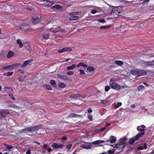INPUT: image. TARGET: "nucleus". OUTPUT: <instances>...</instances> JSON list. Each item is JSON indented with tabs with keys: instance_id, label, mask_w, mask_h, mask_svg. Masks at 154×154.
Instances as JSON below:
<instances>
[{
	"instance_id": "11",
	"label": "nucleus",
	"mask_w": 154,
	"mask_h": 154,
	"mask_svg": "<svg viewBox=\"0 0 154 154\" xmlns=\"http://www.w3.org/2000/svg\"><path fill=\"white\" fill-rule=\"evenodd\" d=\"M60 30V28L57 26H53V27L50 29V31L52 32H56Z\"/></svg>"
},
{
	"instance_id": "9",
	"label": "nucleus",
	"mask_w": 154,
	"mask_h": 154,
	"mask_svg": "<svg viewBox=\"0 0 154 154\" xmlns=\"http://www.w3.org/2000/svg\"><path fill=\"white\" fill-rule=\"evenodd\" d=\"M51 146L53 148L57 149L62 148L64 146V145L61 144L53 143L51 145Z\"/></svg>"
},
{
	"instance_id": "63",
	"label": "nucleus",
	"mask_w": 154,
	"mask_h": 154,
	"mask_svg": "<svg viewBox=\"0 0 154 154\" xmlns=\"http://www.w3.org/2000/svg\"><path fill=\"white\" fill-rule=\"evenodd\" d=\"M18 80L20 82H22L24 80V79H22L20 77L19 78Z\"/></svg>"
},
{
	"instance_id": "33",
	"label": "nucleus",
	"mask_w": 154,
	"mask_h": 154,
	"mask_svg": "<svg viewBox=\"0 0 154 154\" xmlns=\"http://www.w3.org/2000/svg\"><path fill=\"white\" fill-rule=\"evenodd\" d=\"M87 70L89 72H91V71H94V68L92 67L89 66L88 67Z\"/></svg>"
},
{
	"instance_id": "32",
	"label": "nucleus",
	"mask_w": 154,
	"mask_h": 154,
	"mask_svg": "<svg viewBox=\"0 0 154 154\" xmlns=\"http://www.w3.org/2000/svg\"><path fill=\"white\" fill-rule=\"evenodd\" d=\"M4 145L8 149H11L13 147L11 145H8L6 143H5Z\"/></svg>"
},
{
	"instance_id": "23",
	"label": "nucleus",
	"mask_w": 154,
	"mask_h": 154,
	"mask_svg": "<svg viewBox=\"0 0 154 154\" xmlns=\"http://www.w3.org/2000/svg\"><path fill=\"white\" fill-rule=\"evenodd\" d=\"M43 1H46L47 4L46 5L48 6H50L52 5V2L49 1V0H42Z\"/></svg>"
},
{
	"instance_id": "41",
	"label": "nucleus",
	"mask_w": 154,
	"mask_h": 154,
	"mask_svg": "<svg viewBox=\"0 0 154 154\" xmlns=\"http://www.w3.org/2000/svg\"><path fill=\"white\" fill-rule=\"evenodd\" d=\"M58 85L61 88H64L66 86V85L65 84L62 83L59 84Z\"/></svg>"
},
{
	"instance_id": "10",
	"label": "nucleus",
	"mask_w": 154,
	"mask_h": 154,
	"mask_svg": "<svg viewBox=\"0 0 154 154\" xmlns=\"http://www.w3.org/2000/svg\"><path fill=\"white\" fill-rule=\"evenodd\" d=\"M125 142H120L119 143H117L115 146L114 147L118 148H122V149L125 147L124 144Z\"/></svg>"
},
{
	"instance_id": "21",
	"label": "nucleus",
	"mask_w": 154,
	"mask_h": 154,
	"mask_svg": "<svg viewBox=\"0 0 154 154\" xmlns=\"http://www.w3.org/2000/svg\"><path fill=\"white\" fill-rule=\"evenodd\" d=\"M80 66H82L85 68H87L88 67V66L87 65L82 62L79 63L77 66V67L78 68H79Z\"/></svg>"
},
{
	"instance_id": "7",
	"label": "nucleus",
	"mask_w": 154,
	"mask_h": 154,
	"mask_svg": "<svg viewBox=\"0 0 154 154\" xmlns=\"http://www.w3.org/2000/svg\"><path fill=\"white\" fill-rule=\"evenodd\" d=\"M110 85L111 88L116 90H119L121 89L120 85L116 82H113L110 83Z\"/></svg>"
},
{
	"instance_id": "1",
	"label": "nucleus",
	"mask_w": 154,
	"mask_h": 154,
	"mask_svg": "<svg viewBox=\"0 0 154 154\" xmlns=\"http://www.w3.org/2000/svg\"><path fill=\"white\" fill-rule=\"evenodd\" d=\"M144 132H140L134 137L131 138L128 142L130 145L133 144L136 140H138L140 137H143L145 134Z\"/></svg>"
},
{
	"instance_id": "56",
	"label": "nucleus",
	"mask_w": 154,
	"mask_h": 154,
	"mask_svg": "<svg viewBox=\"0 0 154 154\" xmlns=\"http://www.w3.org/2000/svg\"><path fill=\"white\" fill-rule=\"evenodd\" d=\"M31 150L30 149L28 150L26 152V154H31Z\"/></svg>"
},
{
	"instance_id": "58",
	"label": "nucleus",
	"mask_w": 154,
	"mask_h": 154,
	"mask_svg": "<svg viewBox=\"0 0 154 154\" xmlns=\"http://www.w3.org/2000/svg\"><path fill=\"white\" fill-rule=\"evenodd\" d=\"M9 96L11 98V99L13 100H15V97H13L12 95L11 94L9 95Z\"/></svg>"
},
{
	"instance_id": "49",
	"label": "nucleus",
	"mask_w": 154,
	"mask_h": 154,
	"mask_svg": "<svg viewBox=\"0 0 154 154\" xmlns=\"http://www.w3.org/2000/svg\"><path fill=\"white\" fill-rule=\"evenodd\" d=\"M97 12V11L95 10L92 9L91 11V12L93 14L96 13Z\"/></svg>"
},
{
	"instance_id": "35",
	"label": "nucleus",
	"mask_w": 154,
	"mask_h": 154,
	"mask_svg": "<svg viewBox=\"0 0 154 154\" xmlns=\"http://www.w3.org/2000/svg\"><path fill=\"white\" fill-rule=\"evenodd\" d=\"M57 77L58 78L62 79H66V76L64 75H58Z\"/></svg>"
},
{
	"instance_id": "55",
	"label": "nucleus",
	"mask_w": 154,
	"mask_h": 154,
	"mask_svg": "<svg viewBox=\"0 0 154 154\" xmlns=\"http://www.w3.org/2000/svg\"><path fill=\"white\" fill-rule=\"evenodd\" d=\"M58 31L61 32L62 33H64L66 32L64 29H60V30H59Z\"/></svg>"
},
{
	"instance_id": "59",
	"label": "nucleus",
	"mask_w": 154,
	"mask_h": 154,
	"mask_svg": "<svg viewBox=\"0 0 154 154\" xmlns=\"http://www.w3.org/2000/svg\"><path fill=\"white\" fill-rule=\"evenodd\" d=\"M88 112L89 113H90L92 112V110L91 109V108H90L88 109Z\"/></svg>"
},
{
	"instance_id": "31",
	"label": "nucleus",
	"mask_w": 154,
	"mask_h": 154,
	"mask_svg": "<svg viewBox=\"0 0 154 154\" xmlns=\"http://www.w3.org/2000/svg\"><path fill=\"white\" fill-rule=\"evenodd\" d=\"M49 36V35L48 34H44L42 35L43 38L45 39H48Z\"/></svg>"
},
{
	"instance_id": "62",
	"label": "nucleus",
	"mask_w": 154,
	"mask_h": 154,
	"mask_svg": "<svg viewBox=\"0 0 154 154\" xmlns=\"http://www.w3.org/2000/svg\"><path fill=\"white\" fill-rule=\"evenodd\" d=\"M72 146V144H68V149H70Z\"/></svg>"
},
{
	"instance_id": "43",
	"label": "nucleus",
	"mask_w": 154,
	"mask_h": 154,
	"mask_svg": "<svg viewBox=\"0 0 154 154\" xmlns=\"http://www.w3.org/2000/svg\"><path fill=\"white\" fill-rule=\"evenodd\" d=\"M108 101L106 100H101V103L103 105H105L108 102Z\"/></svg>"
},
{
	"instance_id": "19",
	"label": "nucleus",
	"mask_w": 154,
	"mask_h": 154,
	"mask_svg": "<svg viewBox=\"0 0 154 154\" xmlns=\"http://www.w3.org/2000/svg\"><path fill=\"white\" fill-rule=\"evenodd\" d=\"M24 46L29 51H30L31 50V49L30 47V45L29 43H26L25 44Z\"/></svg>"
},
{
	"instance_id": "37",
	"label": "nucleus",
	"mask_w": 154,
	"mask_h": 154,
	"mask_svg": "<svg viewBox=\"0 0 154 154\" xmlns=\"http://www.w3.org/2000/svg\"><path fill=\"white\" fill-rule=\"evenodd\" d=\"M79 71L80 72V75L82 76H84L85 75V73L83 70L81 69H79Z\"/></svg>"
},
{
	"instance_id": "4",
	"label": "nucleus",
	"mask_w": 154,
	"mask_h": 154,
	"mask_svg": "<svg viewBox=\"0 0 154 154\" xmlns=\"http://www.w3.org/2000/svg\"><path fill=\"white\" fill-rule=\"evenodd\" d=\"M20 29L21 31L25 32L30 31L31 29L29 27V25L26 23H24L22 24L20 27Z\"/></svg>"
},
{
	"instance_id": "38",
	"label": "nucleus",
	"mask_w": 154,
	"mask_h": 154,
	"mask_svg": "<svg viewBox=\"0 0 154 154\" xmlns=\"http://www.w3.org/2000/svg\"><path fill=\"white\" fill-rule=\"evenodd\" d=\"M144 87L142 85L139 86L138 87L139 91H142L144 89Z\"/></svg>"
},
{
	"instance_id": "36",
	"label": "nucleus",
	"mask_w": 154,
	"mask_h": 154,
	"mask_svg": "<svg viewBox=\"0 0 154 154\" xmlns=\"http://www.w3.org/2000/svg\"><path fill=\"white\" fill-rule=\"evenodd\" d=\"M111 26H101L100 28V29H108V28H109V27H110Z\"/></svg>"
},
{
	"instance_id": "39",
	"label": "nucleus",
	"mask_w": 154,
	"mask_h": 154,
	"mask_svg": "<svg viewBox=\"0 0 154 154\" xmlns=\"http://www.w3.org/2000/svg\"><path fill=\"white\" fill-rule=\"evenodd\" d=\"M50 83L54 87H55L56 86V83L54 80H51L50 81Z\"/></svg>"
},
{
	"instance_id": "12",
	"label": "nucleus",
	"mask_w": 154,
	"mask_h": 154,
	"mask_svg": "<svg viewBox=\"0 0 154 154\" xmlns=\"http://www.w3.org/2000/svg\"><path fill=\"white\" fill-rule=\"evenodd\" d=\"M29 127L23 129H21L19 131L20 133L26 134L29 132Z\"/></svg>"
},
{
	"instance_id": "18",
	"label": "nucleus",
	"mask_w": 154,
	"mask_h": 154,
	"mask_svg": "<svg viewBox=\"0 0 154 154\" xmlns=\"http://www.w3.org/2000/svg\"><path fill=\"white\" fill-rule=\"evenodd\" d=\"M14 53L11 51H10L7 55V57L8 58H10L14 56Z\"/></svg>"
},
{
	"instance_id": "16",
	"label": "nucleus",
	"mask_w": 154,
	"mask_h": 154,
	"mask_svg": "<svg viewBox=\"0 0 154 154\" xmlns=\"http://www.w3.org/2000/svg\"><path fill=\"white\" fill-rule=\"evenodd\" d=\"M68 117L71 118L73 117L81 118L82 117V116L75 113H71Z\"/></svg>"
},
{
	"instance_id": "60",
	"label": "nucleus",
	"mask_w": 154,
	"mask_h": 154,
	"mask_svg": "<svg viewBox=\"0 0 154 154\" xmlns=\"http://www.w3.org/2000/svg\"><path fill=\"white\" fill-rule=\"evenodd\" d=\"M148 55L151 57H154V53L150 54H148Z\"/></svg>"
},
{
	"instance_id": "42",
	"label": "nucleus",
	"mask_w": 154,
	"mask_h": 154,
	"mask_svg": "<svg viewBox=\"0 0 154 154\" xmlns=\"http://www.w3.org/2000/svg\"><path fill=\"white\" fill-rule=\"evenodd\" d=\"M97 21L101 23H104L105 22V20L104 19H100L97 20Z\"/></svg>"
},
{
	"instance_id": "48",
	"label": "nucleus",
	"mask_w": 154,
	"mask_h": 154,
	"mask_svg": "<svg viewBox=\"0 0 154 154\" xmlns=\"http://www.w3.org/2000/svg\"><path fill=\"white\" fill-rule=\"evenodd\" d=\"M137 149L138 150H142L144 149L143 146H140L137 148Z\"/></svg>"
},
{
	"instance_id": "22",
	"label": "nucleus",
	"mask_w": 154,
	"mask_h": 154,
	"mask_svg": "<svg viewBox=\"0 0 154 154\" xmlns=\"http://www.w3.org/2000/svg\"><path fill=\"white\" fill-rule=\"evenodd\" d=\"M79 18V16H72L69 18V20H77Z\"/></svg>"
},
{
	"instance_id": "14",
	"label": "nucleus",
	"mask_w": 154,
	"mask_h": 154,
	"mask_svg": "<svg viewBox=\"0 0 154 154\" xmlns=\"http://www.w3.org/2000/svg\"><path fill=\"white\" fill-rule=\"evenodd\" d=\"M32 61V59H29L24 61L23 64L21 66V67L23 68L26 66L28 64L31 62Z\"/></svg>"
},
{
	"instance_id": "54",
	"label": "nucleus",
	"mask_w": 154,
	"mask_h": 154,
	"mask_svg": "<svg viewBox=\"0 0 154 154\" xmlns=\"http://www.w3.org/2000/svg\"><path fill=\"white\" fill-rule=\"evenodd\" d=\"M117 80L115 78H112L110 79V82L116 81Z\"/></svg>"
},
{
	"instance_id": "40",
	"label": "nucleus",
	"mask_w": 154,
	"mask_h": 154,
	"mask_svg": "<svg viewBox=\"0 0 154 154\" xmlns=\"http://www.w3.org/2000/svg\"><path fill=\"white\" fill-rule=\"evenodd\" d=\"M137 129L138 131L141 132H144L143 131L145 130V129L141 128L139 127H137Z\"/></svg>"
},
{
	"instance_id": "51",
	"label": "nucleus",
	"mask_w": 154,
	"mask_h": 154,
	"mask_svg": "<svg viewBox=\"0 0 154 154\" xmlns=\"http://www.w3.org/2000/svg\"><path fill=\"white\" fill-rule=\"evenodd\" d=\"M3 128L0 125V136L1 135V132H2V131L3 130Z\"/></svg>"
},
{
	"instance_id": "46",
	"label": "nucleus",
	"mask_w": 154,
	"mask_h": 154,
	"mask_svg": "<svg viewBox=\"0 0 154 154\" xmlns=\"http://www.w3.org/2000/svg\"><path fill=\"white\" fill-rule=\"evenodd\" d=\"M108 152L109 154H113L114 153V152L113 151L109 149L108 151Z\"/></svg>"
},
{
	"instance_id": "50",
	"label": "nucleus",
	"mask_w": 154,
	"mask_h": 154,
	"mask_svg": "<svg viewBox=\"0 0 154 154\" xmlns=\"http://www.w3.org/2000/svg\"><path fill=\"white\" fill-rule=\"evenodd\" d=\"M74 72L73 71H69L68 72V75H70L73 74Z\"/></svg>"
},
{
	"instance_id": "52",
	"label": "nucleus",
	"mask_w": 154,
	"mask_h": 154,
	"mask_svg": "<svg viewBox=\"0 0 154 154\" xmlns=\"http://www.w3.org/2000/svg\"><path fill=\"white\" fill-rule=\"evenodd\" d=\"M76 14V12H74L70 13L69 15L72 16H74Z\"/></svg>"
},
{
	"instance_id": "30",
	"label": "nucleus",
	"mask_w": 154,
	"mask_h": 154,
	"mask_svg": "<svg viewBox=\"0 0 154 154\" xmlns=\"http://www.w3.org/2000/svg\"><path fill=\"white\" fill-rule=\"evenodd\" d=\"M116 63L119 66H121L123 64V62L121 61L117 60L115 61Z\"/></svg>"
},
{
	"instance_id": "64",
	"label": "nucleus",
	"mask_w": 154,
	"mask_h": 154,
	"mask_svg": "<svg viewBox=\"0 0 154 154\" xmlns=\"http://www.w3.org/2000/svg\"><path fill=\"white\" fill-rule=\"evenodd\" d=\"M105 129V127L102 128L100 130V131H103Z\"/></svg>"
},
{
	"instance_id": "34",
	"label": "nucleus",
	"mask_w": 154,
	"mask_h": 154,
	"mask_svg": "<svg viewBox=\"0 0 154 154\" xmlns=\"http://www.w3.org/2000/svg\"><path fill=\"white\" fill-rule=\"evenodd\" d=\"M44 87H45L46 88H47L48 89L51 90H52V88L50 85H49L46 84L44 85Z\"/></svg>"
},
{
	"instance_id": "53",
	"label": "nucleus",
	"mask_w": 154,
	"mask_h": 154,
	"mask_svg": "<svg viewBox=\"0 0 154 154\" xmlns=\"http://www.w3.org/2000/svg\"><path fill=\"white\" fill-rule=\"evenodd\" d=\"M143 147L144 149H146L147 148V145L146 143H144L143 145Z\"/></svg>"
},
{
	"instance_id": "8",
	"label": "nucleus",
	"mask_w": 154,
	"mask_h": 154,
	"mask_svg": "<svg viewBox=\"0 0 154 154\" xmlns=\"http://www.w3.org/2000/svg\"><path fill=\"white\" fill-rule=\"evenodd\" d=\"M143 64H144V66L145 67L149 66L154 67V59L153 60L150 62L143 61Z\"/></svg>"
},
{
	"instance_id": "17",
	"label": "nucleus",
	"mask_w": 154,
	"mask_h": 154,
	"mask_svg": "<svg viewBox=\"0 0 154 154\" xmlns=\"http://www.w3.org/2000/svg\"><path fill=\"white\" fill-rule=\"evenodd\" d=\"M81 97V96L79 94H74L69 96V98L72 99L76 98L78 97Z\"/></svg>"
},
{
	"instance_id": "15",
	"label": "nucleus",
	"mask_w": 154,
	"mask_h": 154,
	"mask_svg": "<svg viewBox=\"0 0 154 154\" xmlns=\"http://www.w3.org/2000/svg\"><path fill=\"white\" fill-rule=\"evenodd\" d=\"M107 141H109L112 143H115L116 141V139L115 137L111 136L110 137V140H108Z\"/></svg>"
},
{
	"instance_id": "13",
	"label": "nucleus",
	"mask_w": 154,
	"mask_h": 154,
	"mask_svg": "<svg viewBox=\"0 0 154 154\" xmlns=\"http://www.w3.org/2000/svg\"><path fill=\"white\" fill-rule=\"evenodd\" d=\"M146 74V72L144 70L138 69V76L145 75Z\"/></svg>"
},
{
	"instance_id": "57",
	"label": "nucleus",
	"mask_w": 154,
	"mask_h": 154,
	"mask_svg": "<svg viewBox=\"0 0 154 154\" xmlns=\"http://www.w3.org/2000/svg\"><path fill=\"white\" fill-rule=\"evenodd\" d=\"M122 105V103L121 102L117 103V104L115 105V106H121Z\"/></svg>"
},
{
	"instance_id": "26",
	"label": "nucleus",
	"mask_w": 154,
	"mask_h": 154,
	"mask_svg": "<svg viewBox=\"0 0 154 154\" xmlns=\"http://www.w3.org/2000/svg\"><path fill=\"white\" fill-rule=\"evenodd\" d=\"M104 141L103 140H97L93 142V143L94 144H98L103 143Z\"/></svg>"
},
{
	"instance_id": "28",
	"label": "nucleus",
	"mask_w": 154,
	"mask_h": 154,
	"mask_svg": "<svg viewBox=\"0 0 154 154\" xmlns=\"http://www.w3.org/2000/svg\"><path fill=\"white\" fill-rule=\"evenodd\" d=\"M13 73V72H9L5 73L4 75L7 76H11L12 75Z\"/></svg>"
},
{
	"instance_id": "44",
	"label": "nucleus",
	"mask_w": 154,
	"mask_h": 154,
	"mask_svg": "<svg viewBox=\"0 0 154 154\" xmlns=\"http://www.w3.org/2000/svg\"><path fill=\"white\" fill-rule=\"evenodd\" d=\"M110 89L109 86H107L105 87V90L106 92L108 91Z\"/></svg>"
},
{
	"instance_id": "6",
	"label": "nucleus",
	"mask_w": 154,
	"mask_h": 154,
	"mask_svg": "<svg viewBox=\"0 0 154 154\" xmlns=\"http://www.w3.org/2000/svg\"><path fill=\"white\" fill-rule=\"evenodd\" d=\"M9 113V111L8 109L0 110V119L5 118Z\"/></svg>"
},
{
	"instance_id": "5",
	"label": "nucleus",
	"mask_w": 154,
	"mask_h": 154,
	"mask_svg": "<svg viewBox=\"0 0 154 154\" xmlns=\"http://www.w3.org/2000/svg\"><path fill=\"white\" fill-rule=\"evenodd\" d=\"M42 125H35L29 127V131L32 133L37 131L39 129L42 128Z\"/></svg>"
},
{
	"instance_id": "29",
	"label": "nucleus",
	"mask_w": 154,
	"mask_h": 154,
	"mask_svg": "<svg viewBox=\"0 0 154 154\" xmlns=\"http://www.w3.org/2000/svg\"><path fill=\"white\" fill-rule=\"evenodd\" d=\"M76 67V65L75 64H72L71 66H68V70H72Z\"/></svg>"
},
{
	"instance_id": "24",
	"label": "nucleus",
	"mask_w": 154,
	"mask_h": 154,
	"mask_svg": "<svg viewBox=\"0 0 154 154\" xmlns=\"http://www.w3.org/2000/svg\"><path fill=\"white\" fill-rule=\"evenodd\" d=\"M67 50V48H64L62 49L59 50L58 51V53H62L63 52L66 51Z\"/></svg>"
},
{
	"instance_id": "20",
	"label": "nucleus",
	"mask_w": 154,
	"mask_h": 154,
	"mask_svg": "<svg viewBox=\"0 0 154 154\" xmlns=\"http://www.w3.org/2000/svg\"><path fill=\"white\" fill-rule=\"evenodd\" d=\"M138 69H133L131 70L130 71L132 75H138Z\"/></svg>"
},
{
	"instance_id": "3",
	"label": "nucleus",
	"mask_w": 154,
	"mask_h": 154,
	"mask_svg": "<svg viewBox=\"0 0 154 154\" xmlns=\"http://www.w3.org/2000/svg\"><path fill=\"white\" fill-rule=\"evenodd\" d=\"M41 17L40 15H36L33 17L32 19V22L33 25L39 23L41 20Z\"/></svg>"
},
{
	"instance_id": "25",
	"label": "nucleus",
	"mask_w": 154,
	"mask_h": 154,
	"mask_svg": "<svg viewBox=\"0 0 154 154\" xmlns=\"http://www.w3.org/2000/svg\"><path fill=\"white\" fill-rule=\"evenodd\" d=\"M17 42L18 44H19L20 47L21 48L23 46V45L20 39H18L17 41Z\"/></svg>"
},
{
	"instance_id": "45",
	"label": "nucleus",
	"mask_w": 154,
	"mask_h": 154,
	"mask_svg": "<svg viewBox=\"0 0 154 154\" xmlns=\"http://www.w3.org/2000/svg\"><path fill=\"white\" fill-rule=\"evenodd\" d=\"M127 140V139L126 137H124L122 138H121L120 139V140L121 141H123V142H125Z\"/></svg>"
},
{
	"instance_id": "47",
	"label": "nucleus",
	"mask_w": 154,
	"mask_h": 154,
	"mask_svg": "<svg viewBox=\"0 0 154 154\" xmlns=\"http://www.w3.org/2000/svg\"><path fill=\"white\" fill-rule=\"evenodd\" d=\"M88 118L91 120H92V117L91 115H90V114H89V115H88Z\"/></svg>"
},
{
	"instance_id": "27",
	"label": "nucleus",
	"mask_w": 154,
	"mask_h": 154,
	"mask_svg": "<svg viewBox=\"0 0 154 154\" xmlns=\"http://www.w3.org/2000/svg\"><path fill=\"white\" fill-rule=\"evenodd\" d=\"M52 8H55L57 9H60L62 7L60 5H54L52 6Z\"/></svg>"
},
{
	"instance_id": "2",
	"label": "nucleus",
	"mask_w": 154,
	"mask_h": 154,
	"mask_svg": "<svg viewBox=\"0 0 154 154\" xmlns=\"http://www.w3.org/2000/svg\"><path fill=\"white\" fill-rule=\"evenodd\" d=\"M20 63H15L11 65H9L3 66L2 68L3 69H8L11 71L14 69L16 67L20 65Z\"/></svg>"
},
{
	"instance_id": "61",
	"label": "nucleus",
	"mask_w": 154,
	"mask_h": 154,
	"mask_svg": "<svg viewBox=\"0 0 154 154\" xmlns=\"http://www.w3.org/2000/svg\"><path fill=\"white\" fill-rule=\"evenodd\" d=\"M17 71L21 73H23L24 72V71L23 70H19Z\"/></svg>"
}]
</instances>
